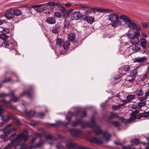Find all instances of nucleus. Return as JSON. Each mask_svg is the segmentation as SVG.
Listing matches in <instances>:
<instances>
[{
	"mask_svg": "<svg viewBox=\"0 0 149 149\" xmlns=\"http://www.w3.org/2000/svg\"><path fill=\"white\" fill-rule=\"evenodd\" d=\"M15 130L16 128H13L11 125L10 124L6 126L3 129V131L5 134V135H1V137L4 141H6V139L7 135L12 132L13 134L11 135L10 137L11 143L8 144L6 146V148L8 149H10L13 146L22 145L28 139V134L26 130V132L22 133L19 135L16 134Z\"/></svg>",
	"mask_w": 149,
	"mask_h": 149,
	"instance_id": "nucleus-1",
	"label": "nucleus"
},
{
	"mask_svg": "<svg viewBox=\"0 0 149 149\" xmlns=\"http://www.w3.org/2000/svg\"><path fill=\"white\" fill-rule=\"evenodd\" d=\"M81 127L83 128L89 127L93 128L96 135L97 136L102 135L103 140L106 142H108L110 140L111 137L110 134L107 131H103L100 128V126L95 125V118L94 116L92 118L91 122L89 123L86 122L82 123Z\"/></svg>",
	"mask_w": 149,
	"mask_h": 149,
	"instance_id": "nucleus-2",
	"label": "nucleus"
},
{
	"mask_svg": "<svg viewBox=\"0 0 149 149\" xmlns=\"http://www.w3.org/2000/svg\"><path fill=\"white\" fill-rule=\"evenodd\" d=\"M66 146L67 148V149H72V148H81L78 146L77 144L71 142L67 143L66 144ZM56 147L57 149H65L64 147L61 145L57 146Z\"/></svg>",
	"mask_w": 149,
	"mask_h": 149,
	"instance_id": "nucleus-3",
	"label": "nucleus"
},
{
	"mask_svg": "<svg viewBox=\"0 0 149 149\" xmlns=\"http://www.w3.org/2000/svg\"><path fill=\"white\" fill-rule=\"evenodd\" d=\"M120 18L121 19H123L126 22V23L128 22L127 24L128 27L130 29L133 30L135 27V24L131 21L130 19L127 16L125 15H122L120 16Z\"/></svg>",
	"mask_w": 149,
	"mask_h": 149,
	"instance_id": "nucleus-4",
	"label": "nucleus"
},
{
	"mask_svg": "<svg viewBox=\"0 0 149 149\" xmlns=\"http://www.w3.org/2000/svg\"><path fill=\"white\" fill-rule=\"evenodd\" d=\"M36 140V138H34L33 139L32 141L31 144L30 146L29 147L22 146L21 149H31L33 147L36 148L40 147L43 144V141H40L38 143L36 144L35 146L33 145V143Z\"/></svg>",
	"mask_w": 149,
	"mask_h": 149,
	"instance_id": "nucleus-5",
	"label": "nucleus"
},
{
	"mask_svg": "<svg viewBox=\"0 0 149 149\" xmlns=\"http://www.w3.org/2000/svg\"><path fill=\"white\" fill-rule=\"evenodd\" d=\"M69 130L71 134L75 137L79 136L81 134V131L79 130L70 129Z\"/></svg>",
	"mask_w": 149,
	"mask_h": 149,
	"instance_id": "nucleus-6",
	"label": "nucleus"
},
{
	"mask_svg": "<svg viewBox=\"0 0 149 149\" xmlns=\"http://www.w3.org/2000/svg\"><path fill=\"white\" fill-rule=\"evenodd\" d=\"M139 111L138 110H135L133 111L131 113V116L130 119L125 120L124 122H125V123H130L131 121H133L134 120V117L136 116V115L139 113Z\"/></svg>",
	"mask_w": 149,
	"mask_h": 149,
	"instance_id": "nucleus-7",
	"label": "nucleus"
},
{
	"mask_svg": "<svg viewBox=\"0 0 149 149\" xmlns=\"http://www.w3.org/2000/svg\"><path fill=\"white\" fill-rule=\"evenodd\" d=\"M61 27L60 24H56L52 27L51 31L54 34H57L59 32Z\"/></svg>",
	"mask_w": 149,
	"mask_h": 149,
	"instance_id": "nucleus-8",
	"label": "nucleus"
},
{
	"mask_svg": "<svg viewBox=\"0 0 149 149\" xmlns=\"http://www.w3.org/2000/svg\"><path fill=\"white\" fill-rule=\"evenodd\" d=\"M119 16L115 13H111L109 16V19L112 22L116 21L118 19Z\"/></svg>",
	"mask_w": 149,
	"mask_h": 149,
	"instance_id": "nucleus-9",
	"label": "nucleus"
},
{
	"mask_svg": "<svg viewBox=\"0 0 149 149\" xmlns=\"http://www.w3.org/2000/svg\"><path fill=\"white\" fill-rule=\"evenodd\" d=\"M70 17L72 20H77L79 19L81 15L79 12H74L71 14Z\"/></svg>",
	"mask_w": 149,
	"mask_h": 149,
	"instance_id": "nucleus-10",
	"label": "nucleus"
},
{
	"mask_svg": "<svg viewBox=\"0 0 149 149\" xmlns=\"http://www.w3.org/2000/svg\"><path fill=\"white\" fill-rule=\"evenodd\" d=\"M147 59V57L146 56H143L142 57H137L134 59V62L141 63L146 60Z\"/></svg>",
	"mask_w": 149,
	"mask_h": 149,
	"instance_id": "nucleus-11",
	"label": "nucleus"
},
{
	"mask_svg": "<svg viewBox=\"0 0 149 149\" xmlns=\"http://www.w3.org/2000/svg\"><path fill=\"white\" fill-rule=\"evenodd\" d=\"M89 141L93 143L97 144H101L103 143V141L94 137H92L89 139Z\"/></svg>",
	"mask_w": 149,
	"mask_h": 149,
	"instance_id": "nucleus-12",
	"label": "nucleus"
},
{
	"mask_svg": "<svg viewBox=\"0 0 149 149\" xmlns=\"http://www.w3.org/2000/svg\"><path fill=\"white\" fill-rule=\"evenodd\" d=\"M44 6V4H41L38 5H33L31 6L32 7L34 8V9L36 10L37 12L40 13L43 11V8H41L42 6Z\"/></svg>",
	"mask_w": 149,
	"mask_h": 149,
	"instance_id": "nucleus-13",
	"label": "nucleus"
},
{
	"mask_svg": "<svg viewBox=\"0 0 149 149\" xmlns=\"http://www.w3.org/2000/svg\"><path fill=\"white\" fill-rule=\"evenodd\" d=\"M135 72L134 70H132L130 74L128 75L127 79L130 82H132V80L135 78Z\"/></svg>",
	"mask_w": 149,
	"mask_h": 149,
	"instance_id": "nucleus-14",
	"label": "nucleus"
},
{
	"mask_svg": "<svg viewBox=\"0 0 149 149\" xmlns=\"http://www.w3.org/2000/svg\"><path fill=\"white\" fill-rule=\"evenodd\" d=\"M96 9L97 10H98L100 11V12L103 13V12H106L107 13H109L112 12H113V10L112 9H102L100 8L99 9V8H91L93 10H94L95 9Z\"/></svg>",
	"mask_w": 149,
	"mask_h": 149,
	"instance_id": "nucleus-15",
	"label": "nucleus"
},
{
	"mask_svg": "<svg viewBox=\"0 0 149 149\" xmlns=\"http://www.w3.org/2000/svg\"><path fill=\"white\" fill-rule=\"evenodd\" d=\"M140 42V40L138 37H131L130 42L133 45H138Z\"/></svg>",
	"mask_w": 149,
	"mask_h": 149,
	"instance_id": "nucleus-16",
	"label": "nucleus"
},
{
	"mask_svg": "<svg viewBox=\"0 0 149 149\" xmlns=\"http://www.w3.org/2000/svg\"><path fill=\"white\" fill-rule=\"evenodd\" d=\"M64 31L65 32H69L70 31V29L72 27L70 24V23L68 22H65L64 23Z\"/></svg>",
	"mask_w": 149,
	"mask_h": 149,
	"instance_id": "nucleus-17",
	"label": "nucleus"
},
{
	"mask_svg": "<svg viewBox=\"0 0 149 149\" xmlns=\"http://www.w3.org/2000/svg\"><path fill=\"white\" fill-rule=\"evenodd\" d=\"M25 96L27 97L31 98L33 96L32 93L30 91H24L20 94V97Z\"/></svg>",
	"mask_w": 149,
	"mask_h": 149,
	"instance_id": "nucleus-18",
	"label": "nucleus"
},
{
	"mask_svg": "<svg viewBox=\"0 0 149 149\" xmlns=\"http://www.w3.org/2000/svg\"><path fill=\"white\" fill-rule=\"evenodd\" d=\"M73 114L74 113H73L72 112L70 111L68 112V114L66 116V119L68 121V122L65 123V125H67L69 124Z\"/></svg>",
	"mask_w": 149,
	"mask_h": 149,
	"instance_id": "nucleus-19",
	"label": "nucleus"
},
{
	"mask_svg": "<svg viewBox=\"0 0 149 149\" xmlns=\"http://www.w3.org/2000/svg\"><path fill=\"white\" fill-rule=\"evenodd\" d=\"M131 67H132L129 65H125L121 67L120 68V70L121 71L125 72L132 69Z\"/></svg>",
	"mask_w": 149,
	"mask_h": 149,
	"instance_id": "nucleus-20",
	"label": "nucleus"
},
{
	"mask_svg": "<svg viewBox=\"0 0 149 149\" xmlns=\"http://www.w3.org/2000/svg\"><path fill=\"white\" fill-rule=\"evenodd\" d=\"M118 118L119 119L122 121V123H125V122H124V121L125 119H123V118L118 116V114L114 113H112L110 116V119H112L115 118Z\"/></svg>",
	"mask_w": 149,
	"mask_h": 149,
	"instance_id": "nucleus-21",
	"label": "nucleus"
},
{
	"mask_svg": "<svg viewBox=\"0 0 149 149\" xmlns=\"http://www.w3.org/2000/svg\"><path fill=\"white\" fill-rule=\"evenodd\" d=\"M46 22L49 24H54L55 23V19L54 17H49L46 19Z\"/></svg>",
	"mask_w": 149,
	"mask_h": 149,
	"instance_id": "nucleus-22",
	"label": "nucleus"
},
{
	"mask_svg": "<svg viewBox=\"0 0 149 149\" xmlns=\"http://www.w3.org/2000/svg\"><path fill=\"white\" fill-rule=\"evenodd\" d=\"M43 11L44 13L48 14L52 13L53 11V10L52 8L50 7H43Z\"/></svg>",
	"mask_w": 149,
	"mask_h": 149,
	"instance_id": "nucleus-23",
	"label": "nucleus"
},
{
	"mask_svg": "<svg viewBox=\"0 0 149 149\" xmlns=\"http://www.w3.org/2000/svg\"><path fill=\"white\" fill-rule=\"evenodd\" d=\"M6 17L8 19H10L14 17V15L11 12H8L6 13L5 15Z\"/></svg>",
	"mask_w": 149,
	"mask_h": 149,
	"instance_id": "nucleus-24",
	"label": "nucleus"
},
{
	"mask_svg": "<svg viewBox=\"0 0 149 149\" xmlns=\"http://www.w3.org/2000/svg\"><path fill=\"white\" fill-rule=\"evenodd\" d=\"M13 13L14 16H18L22 14V13L21 10L18 8H16L13 10Z\"/></svg>",
	"mask_w": 149,
	"mask_h": 149,
	"instance_id": "nucleus-25",
	"label": "nucleus"
},
{
	"mask_svg": "<svg viewBox=\"0 0 149 149\" xmlns=\"http://www.w3.org/2000/svg\"><path fill=\"white\" fill-rule=\"evenodd\" d=\"M141 45L143 49H145L146 47V40L143 38H141L140 39Z\"/></svg>",
	"mask_w": 149,
	"mask_h": 149,
	"instance_id": "nucleus-26",
	"label": "nucleus"
},
{
	"mask_svg": "<svg viewBox=\"0 0 149 149\" xmlns=\"http://www.w3.org/2000/svg\"><path fill=\"white\" fill-rule=\"evenodd\" d=\"M75 35L73 33H70L68 35V39L69 41H72L74 40Z\"/></svg>",
	"mask_w": 149,
	"mask_h": 149,
	"instance_id": "nucleus-27",
	"label": "nucleus"
},
{
	"mask_svg": "<svg viewBox=\"0 0 149 149\" xmlns=\"http://www.w3.org/2000/svg\"><path fill=\"white\" fill-rule=\"evenodd\" d=\"M86 21L88 23L91 24L94 22V18L91 16H86L85 18Z\"/></svg>",
	"mask_w": 149,
	"mask_h": 149,
	"instance_id": "nucleus-28",
	"label": "nucleus"
},
{
	"mask_svg": "<svg viewBox=\"0 0 149 149\" xmlns=\"http://www.w3.org/2000/svg\"><path fill=\"white\" fill-rule=\"evenodd\" d=\"M112 24H111L112 26L116 28L118 26L121 25L122 24L121 22L118 21V20L116 21H114V22H112Z\"/></svg>",
	"mask_w": 149,
	"mask_h": 149,
	"instance_id": "nucleus-29",
	"label": "nucleus"
},
{
	"mask_svg": "<svg viewBox=\"0 0 149 149\" xmlns=\"http://www.w3.org/2000/svg\"><path fill=\"white\" fill-rule=\"evenodd\" d=\"M9 95L11 97V99L12 100L15 102H16L19 99V98L15 96L13 93H10Z\"/></svg>",
	"mask_w": 149,
	"mask_h": 149,
	"instance_id": "nucleus-30",
	"label": "nucleus"
},
{
	"mask_svg": "<svg viewBox=\"0 0 149 149\" xmlns=\"http://www.w3.org/2000/svg\"><path fill=\"white\" fill-rule=\"evenodd\" d=\"M146 104V102H139L138 104H136L134 107L135 109L138 108H141L144 106Z\"/></svg>",
	"mask_w": 149,
	"mask_h": 149,
	"instance_id": "nucleus-31",
	"label": "nucleus"
},
{
	"mask_svg": "<svg viewBox=\"0 0 149 149\" xmlns=\"http://www.w3.org/2000/svg\"><path fill=\"white\" fill-rule=\"evenodd\" d=\"M135 96L133 95L129 94L128 95L127 97V101L130 102L132 100L135 99Z\"/></svg>",
	"mask_w": 149,
	"mask_h": 149,
	"instance_id": "nucleus-32",
	"label": "nucleus"
},
{
	"mask_svg": "<svg viewBox=\"0 0 149 149\" xmlns=\"http://www.w3.org/2000/svg\"><path fill=\"white\" fill-rule=\"evenodd\" d=\"M12 116H9L8 115L6 116H2L1 117V119L4 122L8 121L10 119L12 118Z\"/></svg>",
	"mask_w": 149,
	"mask_h": 149,
	"instance_id": "nucleus-33",
	"label": "nucleus"
},
{
	"mask_svg": "<svg viewBox=\"0 0 149 149\" xmlns=\"http://www.w3.org/2000/svg\"><path fill=\"white\" fill-rule=\"evenodd\" d=\"M70 43L68 41H66L63 43V47L65 50H67L69 48Z\"/></svg>",
	"mask_w": 149,
	"mask_h": 149,
	"instance_id": "nucleus-34",
	"label": "nucleus"
},
{
	"mask_svg": "<svg viewBox=\"0 0 149 149\" xmlns=\"http://www.w3.org/2000/svg\"><path fill=\"white\" fill-rule=\"evenodd\" d=\"M3 101L5 103V105L8 108H12V105L10 103V101L9 100L8 101H6L5 100H3Z\"/></svg>",
	"mask_w": 149,
	"mask_h": 149,
	"instance_id": "nucleus-35",
	"label": "nucleus"
},
{
	"mask_svg": "<svg viewBox=\"0 0 149 149\" xmlns=\"http://www.w3.org/2000/svg\"><path fill=\"white\" fill-rule=\"evenodd\" d=\"M35 111H31L27 112L26 114L30 117H33L35 115Z\"/></svg>",
	"mask_w": 149,
	"mask_h": 149,
	"instance_id": "nucleus-36",
	"label": "nucleus"
},
{
	"mask_svg": "<svg viewBox=\"0 0 149 149\" xmlns=\"http://www.w3.org/2000/svg\"><path fill=\"white\" fill-rule=\"evenodd\" d=\"M3 34H6L10 32V31L7 28H3L2 30L0 31Z\"/></svg>",
	"mask_w": 149,
	"mask_h": 149,
	"instance_id": "nucleus-37",
	"label": "nucleus"
},
{
	"mask_svg": "<svg viewBox=\"0 0 149 149\" xmlns=\"http://www.w3.org/2000/svg\"><path fill=\"white\" fill-rule=\"evenodd\" d=\"M45 138L47 140H50L52 141L54 139L49 134L45 135Z\"/></svg>",
	"mask_w": 149,
	"mask_h": 149,
	"instance_id": "nucleus-38",
	"label": "nucleus"
},
{
	"mask_svg": "<svg viewBox=\"0 0 149 149\" xmlns=\"http://www.w3.org/2000/svg\"><path fill=\"white\" fill-rule=\"evenodd\" d=\"M81 124V121L80 120L75 121L73 122L72 125V126H77L79 124Z\"/></svg>",
	"mask_w": 149,
	"mask_h": 149,
	"instance_id": "nucleus-39",
	"label": "nucleus"
},
{
	"mask_svg": "<svg viewBox=\"0 0 149 149\" xmlns=\"http://www.w3.org/2000/svg\"><path fill=\"white\" fill-rule=\"evenodd\" d=\"M63 41L61 38H57L56 39V43L57 45L60 46L62 44Z\"/></svg>",
	"mask_w": 149,
	"mask_h": 149,
	"instance_id": "nucleus-40",
	"label": "nucleus"
},
{
	"mask_svg": "<svg viewBox=\"0 0 149 149\" xmlns=\"http://www.w3.org/2000/svg\"><path fill=\"white\" fill-rule=\"evenodd\" d=\"M141 114L142 117L146 118L149 116V112L141 113Z\"/></svg>",
	"mask_w": 149,
	"mask_h": 149,
	"instance_id": "nucleus-41",
	"label": "nucleus"
},
{
	"mask_svg": "<svg viewBox=\"0 0 149 149\" xmlns=\"http://www.w3.org/2000/svg\"><path fill=\"white\" fill-rule=\"evenodd\" d=\"M56 6H57L58 8L62 12H64L65 10V8L61 5L58 4L57 3V5Z\"/></svg>",
	"mask_w": 149,
	"mask_h": 149,
	"instance_id": "nucleus-42",
	"label": "nucleus"
},
{
	"mask_svg": "<svg viewBox=\"0 0 149 149\" xmlns=\"http://www.w3.org/2000/svg\"><path fill=\"white\" fill-rule=\"evenodd\" d=\"M136 93L137 96L139 97L142 95L143 94V93L142 90L137 91L136 92Z\"/></svg>",
	"mask_w": 149,
	"mask_h": 149,
	"instance_id": "nucleus-43",
	"label": "nucleus"
},
{
	"mask_svg": "<svg viewBox=\"0 0 149 149\" xmlns=\"http://www.w3.org/2000/svg\"><path fill=\"white\" fill-rule=\"evenodd\" d=\"M135 45L134 46L132 47V48L134 52H136L138 50H140L141 49L140 48L136 45Z\"/></svg>",
	"mask_w": 149,
	"mask_h": 149,
	"instance_id": "nucleus-44",
	"label": "nucleus"
},
{
	"mask_svg": "<svg viewBox=\"0 0 149 149\" xmlns=\"http://www.w3.org/2000/svg\"><path fill=\"white\" fill-rule=\"evenodd\" d=\"M132 142L136 145H138L140 144L139 140L137 139H135L133 140Z\"/></svg>",
	"mask_w": 149,
	"mask_h": 149,
	"instance_id": "nucleus-45",
	"label": "nucleus"
},
{
	"mask_svg": "<svg viewBox=\"0 0 149 149\" xmlns=\"http://www.w3.org/2000/svg\"><path fill=\"white\" fill-rule=\"evenodd\" d=\"M12 118H14V120L16 124L17 125H21L20 121L18 119L16 118H14L13 116L12 117Z\"/></svg>",
	"mask_w": 149,
	"mask_h": 149,
	"instance_id": "nucleus-46",
	"label": "nucleus"
},
{
	"mask_svg": "<svg viewBox=\"0 0 149 149\" xmlns=\"http://www.w3.org/2000/svg\"><path fill=\"white\" fill-rule=\"evenodd\" d=\"M1 38L2 39H0V40H2L3 41L5 40H6V39L8 38V36L6 34H3L0 36Z\"/></svg>",
	"mask_w": 149,
	"mask_h": 149,
	"instance_id": "nucleus-47",
	"label": "nucleus"
},
{
	"mask_svg": "<svg viewBox=\"0 0 149 149\" xmlns=\"http://www.w3.org/2000/svg\"><path fill=\"white\" fill-rule=\"evenodd\" d=\"M45 115V114L41 112H39L38 113V116L41 118H43Z\"/></svg>",
	"mask_w": 149,
	"mask_h": 149,
	"instance_id": "nucleus-48",
	"label": "nucleus"
},
{
	"mask_svg": "<svg viewBox=\"0 0 149 149\" xmlns=\"http://www.w3.org/2000/svg\"><path fill=\"white\" fill-rule=\"evenodd\" d=\"M112 108L114 110H116L120 108L119 105H113L112 106Z\"/></svg>",
	"mask_w": 149,
	"mask_h": 149,
	"instance_id": "nucleus-49",
	"label": "nucleus"
},
{
	"mask_svg": "<svg viewBox=\"0 0 149 149\" xmlns=\"http://www.w3.org/2000/svg\"><path fill=\"white\" fill-rule=\"evenodd\" d=\"M11 80V78H6L4 80L2 81V83H8L10 82Z\"/></svg>",
	"mask_w": 149,
	"mask_h": 149,
	"instance_id": "nucleus-50",
	"label": "nucleus"
},
{
	"mask_svg": "<svg viewBox=\"0 0 149 149\" xmlns=\"http://www.w3.org/2000/svg\"><path fill=\"white\" fill-rule=\"evenodd\" d=\"M142 116L141 113L137 115H136L134 117V120L136 119H139L142 118Z\"/></svg>",
	"mask_w": 149,
	"mask_h": 149,
	"instance_id": "nucleus-51",
	"label": "nucleus"
},
{
	"mask_svg": "<svg viewBox=\"0 0 149 149\" xmlns=\"http://www.w3.org/2000/svg\"><path fill=\"white\" fill-rule=\"evenodd\" d=\"M54 15L55 17H61V14L59 12H56L55 13Z\"/></svg>",
	"mask_w": 149,
	"mask_h": 149,
	"instance_id": "nucleus-52",
	"label": "nucleus"
},
{
	"mask_svg": "<svg viewBox=\"0 0 149 149\" xmlns=\"http://www.w3.org/2000/svg\"><path fill=\"white\" fill-rule=\"evenodd\" d=\"M140 32L138 31H136L134 33V35L133 36L138 37L140 36Z\"/></svg>",
	"mask_w": 149,
	"mask_h": 149,
	"instance_id": "nucleus-53",
	"label": "nucleus"
},
{
	"mask_svg": "<svg viewBox=\"0 0 149 149\" xmlns=\"http://www.w3.org/2000/svg\"><path fill=\"white\" fill-rule=\"evenodd\" d=\"M112 124L113 125L117 127H119L120 125L119 123L118 122H113Z\"/></svg>",
	"mask_w": 149,
	"mask_h": 149,
	"instance_id": "nucleus-54",
	"label": "nucleus"
},
{
	"mask_svg": "<svg viewBox=\"0 0 149 149\" xmlns=\"http://www.w3.org/2000/svg\"><path fill=\"white\" fill-rule=\"evenodd\" d=\"M86 116V111H82L81 115V117H85Z\"/></svg>",
	"mask_w": 149,
	"mask_h": 149,
	"instance_id": "nucleus-55",
	"label": "nucleus"
},
{
	"mask_svg": "<svg viewBox=\"0 0 149 149\" xmlns=\"http://www.w3.org/2000/svg\"><path fill=\"white\" fill-rule=\"evenodd\" d=\"M147 74L146 73L144 74L141 77V79L142 80H143L144 79H146L147 77Z\"/></svg>",
	"mask_w": 149,
	"mask_h": 149,
	"instance_id": "nucleus-56",
	"label": "nucleus"
},
{
	"mask_svg": "<svg viewBox=\"0 0 149 149\" xmlns=\"http://www.w3.org/2000/svg\"><path fill=\"white\" fill-rule=\"evenodd\" d=\"M138 98H139V100L141 101H143L146 99V98L145 97V96H142V97L140 96V97H138Z\"/></svg>",
	"mask_w": 149,
	"mask_h": 149,
	"instance_id": "nucleus-57",
	"label": "nucleus"
},
{
	"mask_svg": "<svg viewBox=\"0 0 149 149\" xmlns=\"http://www.w3.org/2000/svg\"><path fill=\"white\" fill-rule=\"evenodd\" d=\"M141 25L143 26V27H144L146 28L147 27H148V23H146V22H142L141 23Z\"/></svg>",
	"mask_w": 149,
	"mask_h": 149,
	"instance_id": "nucleus-58",
	"label": "nucleus"
},
{
	"mask_svg": "<svg viewBox=\"0 0 149 149\" xmlns=\"http://www.w3.org/2000/svg\"><path fill=\"white\" fill-rule=\"evenodd\" d=\"M4 44L6 46H8L9 45V42H10L9 41L7 40H4L3 41Z\"/></svg>",
	"mask_w": 149,
	"mask_h": 149,
	"instance_id": "nucleus-59",
	"label": "nucleus"
},
{
	"mask_svg": "<svg viewBox=\"0 0 149 149\" xmlns=\"http://www.w3.org/2000/svg\"><path fill=\"white\" fill-rule=\"evenodd\" d=\"M131 146L130 145H128L127 146H123V148L124 149H130Z\"/></svg>",
	"mask_w": 149,
	"mask_h": 149,
	"instance_id": "nucleus-60",
	"label": "nucleus"
},
{
	"mask_svg": "<svg viewBox=\"0 0 149 149\" xmlns=\"http://www.w3.org/2000/svg\"><path fill=\"white\" fill-rule=\"evenodd\" d=\"M35 135L38 137H39L40 138H41L42 136H43V135L42 134H39L38 133H36L35 134Z\"/></svg>",
	"mask_w": 149,
	"mask_h": 149,
	"instance_id": "nucleus-61",
	"label": "nucleus"
},
{
	"mask_svg": "<svg viewBox=\"0 0 149 149\" xmlns=\"http://www.w3.org/2000/svg\"><path fill=\"white\" fill-rule=\"evenodd\" d=\"M7 95H6V94L4 93H1L0 94V97H4L6 96Z\"/></svg>",
	"mask_w": 149,
	"mask_h": 149,
	"instance_id": "nucleus-62",
	"label": "nucleus"
},
{
	"mask_svg": "<svg viewBox=\"0 0 149 149\" xmlns=\"http://www.w3.org/2000/svg\"><path fill=\"white\" fill-rule=\"evenodd\" d=\"M52 2H49L47 3H45L44 4V6L45 5L46 6H52Z\"/></svg>",
	"mask_w": 149,
	"mask_h": 149,
	"instance_id": "nucleus-63",
	"label": "nucleus"
},
{
	"mask_svg": "<svg viewBox=\"0 0 149 149\" xmlns=\"http://www.w3.org/2000/svg\"><path fill=\"white\" fill-rule=\"evenodd\" d=\"M6 22V20L5 19H0V25Z\"/></svg>",
	"mask_w": 149,
	"mask_h": 149,
	"instance_id": "nucleus-64",
	"label": "nucleus"
}]
</instances>
